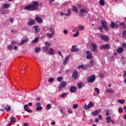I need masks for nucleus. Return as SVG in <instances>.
I'll return each instance as SVG.
<instances>
[{
	"label": "nucleus",
	"instance_id": "f257e3e1",
	"mask_svg": "<svg viewBox=\"0 0 126 126\" xmlns=\"http://www.w3.org/2000/svg\"><path fill=\"white\" fill-rule=\"evenodd\" d=\"M39 7V2L35 1L32 2V4H31L24 7V9L29 10V11H36Z\"/></svg>",
	"mask_w": 126,
	"mask_h": 126
},
{
	"label": "nucleus",
	"instance_id": "f03ea898",
	"mask_svg": "<svg viewBox=\"0 0 126 126\" xmlns=\"http://www.w3.org/2000/svg\"><path fill=\"white\" fill-rule=\"evenodd\" d=\"M87 82L90 83H93L96 80V76L95 75H92L87 78Z\"/></svg>",
	"mask_w": 126,
	"mask_h": 126
},
{
	"label": "nucleus",
	"instance_id": "7ed1b4c3",
	"mask_svg": "<svg viewBox=\"0 0 126 126\" xmlns=\"http://www.w3.org/2000/svg\"><path fill=\"white\" fill-rule=\"evenodd\" d=\"M101 26L104 28V29H105L106 31H109V28L107 26V22L105 20H102L101 22Z\"/></svg>",
	"mask_w": 126,
	"mask_h": 126
},
{
	"label": "nucleus",
	"instance_id": "20e7f679",
	"mask_svg": "<svg viewBox=\"0 0 126 126\" xmlns=\"http://www.w3.org/2000/svg\"><path fill=\"white\" fill-rule=\"evenodd\" d=\"M29 42V38H28L27 36L24 37L23 39L21 40L19 45L21 46L22 45H24L25 43H28Z\"/></svg>",
	"mask_w": 126,
	"mask_h": 126
},
{
	"label": "nucleus",
	"instance_id": "39448f33",
	"mask_svg": "<svg viewBox=\"0 0 126 126\" xmlns=\"http://www.w3.org/2000/svg\"><path fill=\"white\" fill-rule=\"evenodd\" d=\"M94 107V103L92 102H90L88 105L85 104L84 105V109L85 110H88V109H90V108H92Z\"/></svg>",
	"mask_w": 126,
	"mask_h": 126
},
{
	"label": "nucleus",
	"instance_id": "423d86ee",
	"mask_svg": "<svg viewBox=\"0 0 126 126\" xmlns=\"http://www.w3.org/2000/svg\"><path fill=\"white\" fill-rule=\"evenodd\" d=\"M100 49L101 50H109V49H111V47L110 46V44H106L101 45L100 46Z\"/></svg>",
	"mask_w": 126,
	"mask_h": 126
},
{
	"label": "nucleus",
	"instance_id": "0eeeda50",
	"mask_svg": "<svg viewBox=\"0 0 126 126\" xmlns=\"http://www.w3.org/2000/svg\"><path fill=\"white\" fill-rule=\"evenodd\" d=\"M101 112H102V109H98L97 110L92 112L91 115L92 116H98V115H99Z\"/></svg>",
	"mask_w": 126,
	"mask_h": 126
},
{
	"label": "nucleus",
	"instance_id": "6e6552de",
	"mask_svg": "<svg viewBox=\"0 0 126 126\" xmlns=\"http://www.w3.org/2000/svg\"><path fill=\"white\" fill-rule=\"evenodd\" d=\"M66 86V82L63 81L61 82V85L58 87V89L62 90L63 88H65Z\"/></svg>",
	"mask_w": 126,
	"mask_h": 126
},
{
	"label": "nucleus",
	"instance_id": "1a4fd4ad",
	"mask_svg": "<svg viewBox=\"0 0 126 126\" xmlns=\"http://www.w3.org/2000/svg\"><path fill=\"white\" fill-rule=\"evenodd\" d=\"M93 58V56H92V53H91V51H88L87 52V59L88 60H91V59Z\"/></svg>",
	"mask_w": 126,
	"mask_h": 126
},
{
	"label": "nucleus",
	"instance_id": "9d476101",
	"mask_svg": "<svg viewBox=\"0 0 126 126\" xmlns=\"http://www.w3.org/2000/svg\"><path fill=\"white\" fill-rule=\"evenodd\" d=\"M92 47H93V49L92 50V52H94L95 53L98 51V48H97V46L95 43H92Z\"/></svg>",
	"mask_w": 126,
	"mask_h": 126
},
{
	"label": "nucleus",
	"instance_id": "9b49d317",
	"mask_svg": "<svg viewBox=\"0 0 126 126\" xmlns=\"http://www.w3.org/2000/svg\"><path fill=\"white\" fill-rule=\"evenodd\" d=\"M70 51L72 53H76V52H79V48L76 47V46H72V49H71Z\"/></svg>",
	"mask_w": 126,
	"mask_h": 126
},
{
	"label": "nucleus",
	"instance_id": "f8f14e48",
	"mask_svg": "<svg viewBox=\"0 0 126 126\" xmlns=\"http://www.w3.org/2000/svg\"><path fill=\"white\" fill-rule=\"evenodd\" d=\"M78 77V73L77 72V71L76 70H75L72 74V78L74 79H77V78Z\"/></svg>",
	"mask_w": 126,
	"mask_h": 126
},
{
	"label": "nucleus",
	"instance_id": "ddd939ff",
	"mask_svg": "<svg viewBox=\"0 0 126 126\" xmlns=\"http://www.w3.org/2000/svg\"><path fill=\"white\" fill-rule=\"evenodd\" d=\"M110 24V27L111 28H119V25L115 23L114 22H111Z\"/></svg>",
	"mask_w": 126,
	"mask_h": 126
},
{
	"label": "nucleus",
	"instance_id": "4468645a",
	"mask_svg": "<svg viewBox=\"0 0 126 126\" xmlns=\"http://www.w3.org/2000/svg\"><path fill=\"white\" fill-rule=\"evenodd\" d=\"M106 122L108 124H111V123H112V124H115V121L112 120L110 116H108L106 118Z\"/></svg>",
	"mask_w": 126,
	"mask_h": 126
},
{
	"label": "nucleus",
	"instance_id": "2eb2a0df",
	"mask_svg": "<svg viewBox=\"0 0 126 126\" xmlns=\"http://www.w3.org/2000/svg\"><path fill=\"white\" fill-rule=\"evenodd\" d=\"M24 109L28 113H32V112H33V110L28 108V104H26L24 105Z\"/></svg>",
	"mask_w": 126,
	"mask_h": 126
},
{
	"label": "nucleus",
	"instance_id": "dca6fc26",
	"mask_svg": "<svg viewBox=\"0 0 126 126\" xmlns=\"http://www.w3.org/2000/svg\"><path fill=\"white\" fill-rule=\"evenodd\" d=\"M96 63L95 62V61H94V60L93 59H92L89 64H88V66H89V67H91V66H93V65H94Z\"/></svg>",
	"mask_w": 126,
	"mask_h": 126
},
{
	"label": "nucleus",
	"instance_id": "f3484780",
	"mask_svg": "<svg viewBox=\"0 0 126 126\" xmlns=\"http://www.w3.org/2000/svg\"><path fill=\"white\" fill-rule=\"evenodd\" d=\"M100 37L102 40H103V41H107L109 40V37H108L106 35H100Z\"/></svg>",
	"mask_w": 126,
	"mask_h": 126
},
{
	"label": "nucleus",
	"instance_id": "a211bd4d",
	"mask_svg": "<svg viewBox=\"0 0 126 126\" xmlns=\"http://www.w3.org/2000/svg\"><path fill=\"white\" fill-rule=\"evenodd\" d=\"M119 26L122 27V29H126V26L125 22H120L119 23Z\"/></svg>",
	"mask_w": 126,
	"mask_h": 126
},
{
	"label": "nucleus",
	"instance_id": "6ab92c4d",
	"mask_svg": "<svg viewBox=\"0 0 126 126\" xmlns=\"http://www.w3.org/2000/svg\"><path fill=\"white\" fill-rule=\"evenodd\" d=\"M35 21H37L38 23H42L43 22V20L42 19V18L40 17H36L35 18Z\"/></svg>",
	"mask_w": 126,
	"mask_h": 126
},
{
	"label": "nucleus",
	"instance_id": "aec40b11",
	"mask_svg": "<svg viewBox=\"0 0 126 126\" xmlns=\"http://www.w3.org/2000/svg\"><path fill=\"white\" fill-rule=\"evenodd\" d=\"M70 58V56H67L64 59V61L63 62V64L64 65H65L66 64V63L68 62V60H69V58Z\"/></svg>",
	"mask_w": 126,
	"mask_h": 126
},
{
	"label": "nucleus",
	"instance_id": "412c9836",
	"mask_svg": "<svg viewBox=\"0 0 126 126\" xmlns=\"http://www.w3.org/2000/svg\"><path fill=\"white\" fill-rule=\"evenodd\" d=\"M77 91V89L75 87H72L70 89V92H71V93H75Z\"/></svg>",
	"mask_w": 126,
	"mask_h": 126
},
{
	"label": "nucleus",
	"instance_id": "4be33fe9",
	"mask_svg": "<svg viewBox=\"0 0 126 126\" xmlns=\"http://www.w3.org/2000/svg\"><path fill=\"white\" fill-rule=\"evenodd\" d=\"M116 52L119 54H121L124 52V48L120 47L119 48L117 49Z\"/></svg>",
	"mask_w": 126,
	"mask_h": 126
},
{
	"label": "nucleus",
	"instance_id": "5701e85b",
	"mask_svg": "<svg viewBox=\"0 0 126 126\" xmlns=\"http://www.w3.org/2000/svg\"><path fill=\"white\" fill-rule=\"evenodd\" d=\"M5 110L7 112H9V111L11 110V107L10 105L7 104L6 107L5 108Z\"/></svg>",
	"mask_w": 126,
	"mask_h": 126
},
{
	"label": "nucleus",
	"instance_id": "b1692460",
	"mask_svg": "<svg viewBox=\"0 0 126 126\" xmlns=\"http://www.w3.org/2000/svg\"><path fill=\"white\" fill-rule=\"evenodd\" d=\"M80 68L82 69H86L87 68V66L80 65L79 66H78V69H80Z\"/></svg>",
	"mask_w": 126,
	"mask_h": 126
},
{
	"label": "nucleus",
	"instance_id": "393cba45",
	"mask_svg": "<svg viewBox=\"0 0 126 126\" xmlns=\"http://www.w3.org/2000/svg\"><path fill=\"white\" fill-rule=\"evenodd\" d=\"M10 6V4L5 3L3 4V8H5V9H6V8H8Z\"/></svg>",
	"mask_w": 126,
	"mask_h": 126
},
{
	"label": "nucleus",
	"instance_id": "a878e982",
	"mask_svg": "<svg viewBox=\"0 0 126 126\" xmlns=\"http://www.w3.org/2000/svg\"><path fill=\"white\" fill-rule=\"evenodd\" d=\"M80 12H82L83 14V13H88V10L87 9H84V8H82L80 9Z\"/></svg>",
	"mask_w": 126,
	"mask_h": 126
},
{
	"label": "nucleus",
	"instance_id": "bb28decb",
	"mask_svg": "<svg viewBox=\"0 0 126 126\" xmlns=\"http://www.w3.org/2000/svg\"><path fill=\"white\" fill-rule=\"evenodd\" d=\"M35 24V21L33 20H30L29 22L28 23V25H29L30 26L31 25H34Z\"/></svg>",
	"mask_w": 126,
	"mask_h": 126
},
{
	"label": "nucleus",
	"instance_id": "cd10ccee",
	"mask_svg": "<svg viewBox=\"0 0 126 126\" xmlns=\"http://www.w3.org/2000/svg\"><path fill=\"white\" fill-rule=\"evenodd\" d=\"M72 9L74 12H78V10L77 9V7L76 6L73 5L72 6Z\"/></svg>",
	"mask_w": 126,
	"mask_h": 126
},
{
	"label": "nucleus",
	"instance_id": "c85d7f7f",
	"mask_svg": "<svg viewBox=\"0 0 126 126\" xmlns=\"http://www.w3.org/2000/svg\"><path fill=\"white\" fill-rule=\"evenodd\" d=\"M34 52L35 53H40V52H41V49L40 48V47H35L34 48Z\"/></svg>",
	"mask_w": 126,
	"mask_h": 126
},
{
	"label": "nucleus",
	"instance_id": "c756f323",
	"mask_svg": "<svg viewBox=\"0 0 126 126\" xmlns=\"http://www.w3.org/2000/svg\"><path fill=\"white\" fill-rule=\"evenodd\" d=\"M106 92H107V93H114V91H113L111 88H108L106 89Z\"/></svg>",
	"mask_w": 126,
	"mask_h": 126
},
{
	"label": "nucleus",
	"instance_id": "7c9ffc66",
	"mask_svg": "<svg viewBox=\"0 0 126 126\" xmlns=\"http://www.w3.org/2000/svg\"><path fill=\"white\" fill-rule=\"evenodd\" d=\"M10 122L11 123H15L16 122V119L14 118V117L12 116L10 119Z\"/></svg>",
	"mask_w": 126,
	"mask_h": 126
},
{
	"label": "nucleus",
	"instance_id": "2f4dec72",
	"mask_svg": "<svg viewBox=\"0 0 126 126\" xmlns=\"http://www.w3.org/2000/svg\"><path fill=\"white\" fill-rule=\"evenodd\" d=\"M67 11L68 13L66 14V16H70V15H71V10H70V9H68Z\"/></svg>",
	"mask_w": 126,
	"mask_h": 126
},
{
	"label": "nucleus",
	"instance_id": "473e14b6",
	"mask_svg": "<svg viewBox=\"0 0 126 126\" xmlns=\"http://www.w3.org/2000/svg\"><path fill=\"white\" fill-rule=\"evenodd\" d=\"M55 52V50H54V49L53 48H50L49 50V53L50 55H54V53Z\"/></svg>",
	"mask_w": 126,
	"mask_h": 126
},
{
	"label": "nucleus",
	"instance_id": "72a5a7b5",
	"mask_svg": "<svg viewBox=\"0 0 126 126\" xmlns=\"http://www.w3.org/2000/svg\"><path fill=\"white\" fill-rule=\"evenodd\" d=\"M83 84V83H82V82H79L77 84V86H78V89H80L81 88H82Z\"/></svg>",
	"mask_w": 126,
	"mask_h": 126
},
{
	"label": "nucleus",
	"instance_id": "f704fd0d",
	"mask_svg": "<svg viewBox=\"0 0 126 126\" xmlns=\"http://www.w3.org/2000/svg\"><path fill=\"white\" fill-rule=\"evenodd\" d=\"M38 41H39V39L38 37H36L32 41V44H34L35 43L38 42Z\"/></svg>",
	"mask_w": 126,
	"mask_h": 126
},
{
	"label": "nucleus",
	"instance_id": "c9c22d12",
	"mask_svg": "<svg viewBox=\"0 0 126 126\" xmlns=\"http://www.w3.org/2000/svg\"><path fill=\"white\" fill-rule=\"evenodd\" d=\"M78 35H79V31H78H78H77L76 33H75L73 35V36L74 37V38H75L76 37H78Z\"/></svg>",
	"mask_w": 126,
	"mask_h": 126
},
{
	"label": "nucleus",
	"instance_id": "e433bc0d",
	"mask_svg": "<svg viewBox=\"0 0 126 126\" xmlns=\"http://www.w3.org/2000/svg\"><path fill=\"white\" fill-rule=\"evenodd\" d=\"M99 3L100 5H102L103 6L105 5V1L104 0H100Z\"/></svg>",
	"mask_w": 126,
	"mask_h": 126
},
{
	"label": "nucleus",
	"instance_id": "4c0bfd02",
	"mask_svg": "<svg viewBox=\"0 0 126 126\" xmlns=\"http://www.w3.org/2000/svg\"><path fill=\"white\" fill-rule=\"evenodd\" d=\"M50 31L52 33V34L54 36V35H55V30H54V28H50Z\"/></svg>",
	"mask_w": 126,
	"mask_h": 126
},
{
	"label": "nucleus",
	"instance_id": "58836bf2",
	"mask_svg": "<svg viewBox=\"0 0 126 126\" xmlns=\"http://www.w3.org/2000/svg\"><path fill=\"white\" fill-rule=\"evenodd\" d=\"M118 103L120 104H125V100L124 99H119L118 100Z\"/></svg>",
	"mask_w": 126,
	"mask_h": 126
},
{
	"label": "nucleus",
	"instance_id": "ea45409f",
	"mask_svg": "<svg viewBox=\"0 0 126 126\" xmlns=\"http://www.w3.org/2000/svg\"><path fill=\"white\" fill-rule=\"evenodd\" d=\"M67 94H66V93H64L61 94L60 95V97L61 98H64V97H66V96H67Z\"/></svg>",
	"mask_w": 126,
	"mask_h": 126
},
{
	"label": "nucleus",
	"instance_id": "a19ab883",
	"mask_svg": "<svg viewBox=\"0 0 126 126\" xmlns=\"http://www.w3.org/2000/svg\"><path fill=\"white\" fill-rule=\"evenodd\" d=\"M43 49L44 52H48V50H49V48L47 46H44L43 47Z\"/></svg>",
	"mask_w": 126,
	"mask_h": 126
},
{
	"label": "nucleus",
	"instance_id": "79ce46f5",
	"mask_svg": "<svg viewBox=\"0 0 126 126\" xmlns=\"http://www.w3.org/2000/svg\"><path fill=\"white\" fill-rule=\"evenodd\" d=\"M54 80L55 79H54V78H50L48 79V82L51 83V82H54Z\"/></svg>",
	"mask_w": 126,
	"mask_h": 126
},
{
	"label": "nucleus",
	"instance_id": "37998d69",
	"mask_svg": "<svg viewBox=\"0 0 126 126\" xmlns=\"http://www.w3.org/2000/svg\"><path fill=\"white\" fill-rule=\"evenodd\" d=\"M33 28H34V31H35V33H38V32H39L38 31V27H37V26H34V27H33Z\"/></svg>",
	"mask_w": 126,
	"mask_h": 126
},
{
	"label": "nucleus",
	"instance_id": "c03bdc74",
	"mask_svg": "<svg viewBox=\"0 0 126 126\" xmlns=\"http://www.w3.org/2000/svg\"><path fill=\"white\" fill-rule=\"evenodd\" d=\"M95 91L96 92L97 94L99 95L100 94V90L98 89V88H95Z\"/></svg>",
	"mask_w": 126,
	"mask_h": 126
},
{
	"label": "nucleus",
	"instance_id": "a18cd8bd",
	"mask_svg": "<svg viewBox=\"0 0 126 126\" xmlns=\"http://www.w3.org/2000/svg\"><path fill=\"white\" fill-rule=\"evenodd\" d=\"M45 45L46 47H50V46H51V44L49 43V41H46L45 42Z\"/></svg>",
	"mask_w": 126,
	"mask_h": 126
},
{
	"label": "nucleus",
	"instance_id": "49530a36",
	"mask_svg": "<svg viewBox=\"0 0 126 126\" xmlns=\"http://www.w3.org/2000/svg\"><path fill=\"white\" fill-rule=\"evenodd\" d=\"M52 108V105H51V104H49L46 106L47 110H50Z\"/></svg>",
	"mask_w": 126,
	"mask_h": 126
},
{
	"label": "nucleus",
	"instance_id": "de8ad7c7",
	"mask_svg": "<svg viewBox=\"0 0 126 126\" xmlns=\"http://www.w3.org/2000/svg\"><path fill=\"white\" fill-rule=\"evenodd\" d=\"M43 109V108L41 106H37V107L36 108V110L37 111H41V110Z\"/></svg>",
	"mask_w": 126,
	"mask_h": 126
},
{
	"label": "nucleus",
	"instance_id": "09e8293b",
	"mask_svg": "<svg viewBox=\"0 0 126 126\" xmlns=\"http://www.w3.org/2000/svg\"><path fill=\"white\" fill-rule=\"evenodd\" d=\"M11 44L12 45H18V42H17V41H12L11 42Z\"/></svg>",
	"mask_w": 126,
	"mask_h": 126
},
{
	"label": "nucleus",
	"instance_id": "8fccbe9b",
	"mask_svg": "<svg viewBox=\"0 0 126 126\" xmlns=\"http://www.w3.org/2000/svg\"><path fill=\"white\" fill-rule=\"evenodd\" d=\"M57 80L59 81V82H61L63 80V77H59L57 78Z\"/></svg>",
	"mask_w": 126,
	"mask_h": 126
},
{
	"label": "nucleus",
	"instance_id": "3c124183",
	"mask_svg": "<svg viewBox=\"0 0 126 126\" xmlns=\"http://www.w3.org/2000/svg\"><path fill=\"white\" fill-rule=\"evenodd\" d=\"M73 108L74 109H77V108H78V105L77 104H75L73 105Z\"/></svg>",
	"mask_w": 126,
	"mask_h": 126
},
{
	"label": "nucleus",
	"instance_id": "603ef678",
	"mask_svg": "<svg viewBox=\"0 0 126 126\" xmlns=\"http://www.w3.org/2000/svg\"><path fill=\"white\" fill-rule=\"evenodd\" d=\"M9 13V11H8V10H5V11H4L3 14H8Z\"/></svg>",
	"mask_w": 126,
	"mask_h": 126
},
{
	"label": "nucleus",
	"instance_id": "864d4df0",
	"mask_svg": "<svg viewBox=\"0 0 126 126\" xmlns=\"http://www.w3.org/2000/svg\"><path fill=\"white\" fill-rule=\"evenodd\" d=\"M79 30H82V31L84 29V26H79Z\"/></svg>",
	"mask_w": 126,
	"mask_h": 126
},
{
	"label": "nucleus",
	"instance_id": "5fc2aeb1",
	"mask_svg": "<svg viewBox=\"0 0 126 126\" xmlns=\"http://www.w3.org/2000/svg\"><path fill=\"white\" fill-rule=\"evenodd\" d=\"M118 112H119V113H123V108L120 107V108L118 109Z\"/></svg>",
	"mask_w": 126,
	"mask_h": 126
},
{
	"label": "nucleus",
	"instance_id": "6e6d98bb",
	"mask_svg": "<svg viewBox=\"0 0 126 126\" xmlns=\"http://www.w3.org/2000/svg\"><path fill=\"white\" fill-rule=\"evenodd\" d=\"M60 15L61 16H63V15H65V16H66V14L65 13H64L63 12H61L60 13Z\"/></svg>",
	"mask_w": 126,
	"mask_h": 126
},
{
	"label": "nucleus",
	"instance_id": "4d7b16f0",
	"mask_svg": "<svg viewBox=\"0 0 126 126\" xmlns=\"http://www.w3.org/2000/svg\"><path fill=\"white\" fill-rule=\"evenodd\" d=\"M99 76L100 77H102L103 78V77H104L105 76V75L103 73H99Z\"/></svg>",
	"mask_w": 126,
	"mask_h": 126
},
{
	"label": "nucleus",
	"instance_id": "13d9d810",
	"mask_svg": "<svg viewBox=\"0 0 126 126\" xmlns=\"http://www.w3.org/2000/svg\"><path fill=\"white\" fill-rule=\"evenodd\" d=\"M52 33H47V36H48V37H49L50 38H52Z\"/></svg>",
	"mask_w": 126,
	"mask_h": 126
},
{
	"label": "nucleus",
	"instance_id": "bf43d9fd",
	"mask_svg": "<svg viewBox=\"0 0 126 126\" xmlns=\"http://www.w3.org/2000/svg\"><path fill=\"white\" fill-rule=\"evenodd\" d=\"M123 36H126V30H124V31L123 32Z\"/></svg>",
	"mask_w": 126,
	"mask_h": 126
},
{
	"label": "nucleus",
	"instance_id": "052dcab7",
	"mask_svg": "<svg viewBox=\"0 0 126 126\" xmlns=\"http://www.w3.org/2000/svg\"><path fill=\"white\" fill-rule=\"evenodd\" d=\"M14 50H15V51H17L18 50V48L16 45L14 46Z\"/></svg>",
	"mask_w": 126,
	"mask_h": 126
},
{
	"label": "nucleus",
	"instance_id": "680f3d73",
	"mask_svg": "<svg viewBox=\"0 0 126 126\" xmlns=\"http://www.w3.org/2000/svg\"><path fill=\"white\" fill-rule=\"evenodd\" d=\"M36 107H40V106H41V103H40V102H37L36 103Z\"/></svg>",
	"mask_w": 126,
	"mask_h": 126
},
{
	"label": "nucleus",
	"instance_id": "e2e57ef3",
	"mask_svg": "<svg viewBox=\"0 0 126 126\" xmlns=\"http://www.w3.org/2000/svg\"><path fill=\"white\" fill-rule=\"evenodd\" d=\"M79 16H80V17H83V13H82V12H80L79 13Z\"/></svg>",
	"mask_w": 126,
	"mask_h": 126
},
{
	"label": "nucleus",
	"instance_id": "0e129e2a",
	"mask_svg": "<svg viewBox=\"0 0 126 126\" xmlns=\"http://www.w3.org/2000/svg\"><path fill=\"white\" fill-rule=\"evenodd\" d=\"M102 118H103V117L102 116V115L99 114L98 115V119H99V120H102Z\"/></svg>",
	"mask_w": 126,
	"mask_h": 126
},
{
	"label": "nucleus",
	"instance_id": "69168bd1",
	"mask_svg": "<svg viewBox=\"0 0 126 126\" xmlns=\"http://www.w3.org/2000/svg\"><path fill=\"white\" fill-rule=\"evenodd\" d=\"M63 33H64V34L66 35V34H67V33H68L67 30H64L63 31Z\"/></svg>",
	"mask_w": 126,
	"mask_h": 126
},
{
	"label": "nucleus",
	"instance_id": "338daca9",
	"mask_svg": "<svg viewBox=\"0 0 126 126\" xmlns=\"http://www.w3.org/2000/svg\"><path fill=\"white\" fill-rule=\"evenodd\" d=\"M122 47H123V48H125V49L126 50V43H123L122 44Z\"/></svg>",
	"mask_w": 126,
	"mask_h": 126
},
{
	"label": "nucleus",
	"instance_id": "774afa93",
	"mask_svg": "<svg viewBox=\"0 0 126 126\" xmlns=\"http://www.w3.org/2000/svg\"><path fill=\"white\" fill-rule=\"evenodd\" d=\"M8 49L9 50H12V45H9L8 47Z\"/></svg>",
	"mask_w": 126,
	"mask_h": 126
}]
</instances>
